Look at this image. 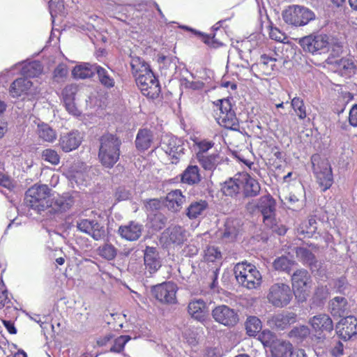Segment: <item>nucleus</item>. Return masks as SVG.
<instances>
[{
	"label": "nucleus",
	"instance_id": "1",
	"mask_svg": "<svg viewBox=\"0 0 357 357\" xmlns=\"http://www.w3.org/2000/svg\"><path fill=\"white\" fill-rule=\"evenodd\" d=\"M98 157L106 167H112L119 159L121 139L112 134H105L100 139Z\"/></svg>",
	"mask_w": 357,
	"mask_h": 357
},
{
	"label": "nucleus",
	"instance_id": "2",
	"mask_svg": "<svg viewBox=\"0 0 357 357\" xmlns=\"http://www.w3.org/2000/svg\"><path fill=\"white\" fill-rule=\"evenodd\" d=\"M234 274L236 280L242 286L248 289H256L261 283V275L255 266L242 262L234 267Z\"/></svg>",
	"mask_w": 357,
	"mask_h": 357
},
{
	"label": "nucleus",
	"instance_id": "3",
	"mask_svg": "<svg viewBox=\"0 0 357 357\" xmlns=\"http://www.w3.org/2000/svg\"><path fill=\"white\" fill-rule=\"evenodd\" d=\"M50 189L47 185H34L26 192V204L38 213L50 206Z\"/></svg>",
	"mask_w": 357,
	"mask_h": 357
},
{
	"label": "nucleus",
	"instance_id": "4",
	"mask_svg": "<svg viewBox=\"0 0 357 357\" xmlns=\"http://www.w3.org/2000/svg\"><path fill=\"white\" fill-rule=\"evenodd\" d=\"M284 21L291 25L302 26L315 20L313 11L304 6H290L282 13Z\"/></svg>",
	"mask_w": 357,
	"mask_h": 357
},
{
	"label": "nucleus",
	"instance_id": "5",
	"mask_svg": "<svg viewBox=\"0 0 357 357\" xmlns=\"http://www.w3.org/2000/svg\"><path fill=\"white\" fill-rule=\"evenodd\" d=\"M319 156L312 157L313 171L317 181L323 191L329 189L333 183L332 169L328 160H318Z\"/></svg>",
	"mask_w": 357,
	"mask_h": 357
},
{
	"label": "nucleus",
	"instance_id": "6",
	"mask_svg": "<svg viewBox=\"0 0 357 357\" xmlns=\"http://www.w3.org/2000/svg\"><path fill=\"white\" fill-rule=\"evenodd\" d=\"M293 291L284 283H275L269 288L267 299L276 307H284L289 305L293 298Z\"/></svg>",
	"mask_w": 357,
	"mask_h": 357
},
{
	"label": "nucleus",
	"instance_id": "7",
	"mask_svg": "<svg viewBox=\"0 0 357 357\" xmlns=\"http://www.w3.org/2000/svg\"><path fill=\"white\" fill-rule=\"evenodd\" d=\"M326 34L309 35L299 40V45L303 51L314 54H321L328 51L330 41Z\"/></svg>",
	"mask_w": 357,
	"mask_h": 357
},
{
	"label": "nucleus",
	"instance_id": "8",
	"mask_svg": "<svg viewBox=\"0 0 357 357\" xmlns=\"http://www.w3.org/2000/svg\"><path fill=\"white\" fill-rule=\"evenodd\" d=\"M160 147L169 156L173 164H176L184 154L183 140L174 135H165L162 136Z\"/></svg>",
	"mask_w": 357,
	"mask_h": 357
},
{
	"label": "nucleus",
	"instance_id": "9",
	"mask_svg": "<svg viewBox=\"0 0 357 357\" xmlns=\"http://www.w3.org/2000/svg\"><path fill=\"white\" fill-rule=\"evenodd\" d=\"M311 276L305 269H298L291 275L293 293L299 301L305 300L311 287Z\"/></svg>",
	"mask_w": 357,
	"mask_h": 357
},
{
	"label": "nucleus",
	"instance_id": "10",
	"mask_svg": "<svg viewBox=\"0 0 357 357\" xmlns=\"http://www.w3.org/2000/svg\"><path fill=\"white\" fill-rule=\"evenodd\" d=\"M135 81L144 96L152 99L159 96L160 86L153 72L137 77Z\"/></svg>",
	"mask_w": 357,
	"mask_h": 357
},
{
	"label": "nucleus",
	"instance_id": "11",
	"mask_svg": "<svg viewBox=\"0 0 357 357\" xmlns=\"http://www.w3.org/2000/svg\"><path fill=\"white\" fill-rule=\"evenodd\" d=\"M328 64L331 65L334 72L346 79L351 77L356 74L357 63L354 56L348 55L339 59H327Z\"/></svg>",
	"mask_w": 357,
	"mask_h": 357
},
{
	"label": "nucleus",
	"instance_id": "12",
	"mask_svg": "<svg viewBox=\"0 0 357 357\" xmlns=\"http://www.w3.org/2000/svg\"><path fill=\"white\" fill-rule=\"evenodd\" d=\"M218 124L227 129L236 130L238 126V119L232 109L231 103L228 99L220 100V113L217 117Z\"/></svg>",
	"mask_w": 357,
	"mask_h": 357
},
{
	"label": "nucleus",
	"instance_id": "13",
	"mask_svg": "<svg viewBox=\"0 0 357 357\" xmlns=\"http://www.w3.org/2000/svg\"><path fill=\"white\" fill-rule=\"evenodd\" d=\"M79 231L91 236L95 241L104 240L106 237L105 227L93 219H79L77 221Z\"/></svg>",
	"mask_w": 357,
	"mask_h": 357
},
{
	"label": "nucleus",
	"instance_id": "14",
	"mask_svg": "<svg viewBox=\"0 0 357 357\" xmlns=\"http://www.w3.org/2000/svg\"><path fill=\"white\" fill-rule=\"evenodd\" d=\"M214 320L225 326L231 327L238 321V315L232 308L225 305L215 307L211 312Z\"/></svg>",
	"mask_w": 357,
	"mask_h": 357
},
{
	"label": "nucleus",
	"instance_id": "15",
	"mask_svg": "<svg viewBox=\"0 0 357 357\" xmlns=\"http://www.w3.org/2000/svg\"><path fill=\"white\" fill-rule=\"evenodd\" d=\"M177 286L174 282H165L154 287L152 292L157 300L163 303H176Z\"/></svg>",
	"mask_w": 357,
	"mask_h": 357
},
{
	"label": "nucleus",
	"instance_id": "16",
	"mask_svg": "<svg viewBox=\"0 0 357 357\" xmlns=\"http://www.w3.org/2000/svg\"><path fill=\"white\" fill-rule=\"evenodd\" d=\"M38 92L37 87L33 86V82L24 77L15 79L10 87V93L13 98H18L22 95L33 98Z\"/></svg>",
	"mask_w": 357,
	"mask_h": 357
},
{
	"label": "nucleus",
	"instance_id": "17",
	"mask_svg": "<svg viewBox=\"0 0 357 357\" xmlns=\"http://www.w3.org/2000/svg\"><path fill=\"white\" fill-rule=\"evenodd\" d=\"M276 202L273 197L268 194L261 197L257 204V208L263 215L264 222L266 225H270L275 218Z\"/></svg>",
	"mask_w": 357,
	"mask_h": 357
},
{
	"label": "nucleus",
	"instance_id": "18",
	"mask_svg": "<svg viewBox=\"0 0 357 357\" xmlns=\"http://www.w3.org/2000/svg\"><path fill=\"white\" fill-rule=\"evenodd\" d=\"M266 335L270 337L266 343L270 344L271 352L273 357H288L293 350V345L289 341L282 339H273L271 341V338H273V335L270 331L264 333V336Z\"/></svg>",
	"mask_w": 357,
	"mask_h": 357
},
{
	"label": "nucleus",
	"instance_id": "19",
	"mask_svg": "<svg viewBox=\"0 0 357 357\" xmlns=\"http://www.w3.org/2000/svg\"><path fill=\"white\" fill-rule=\"evenodd\" d=\"M337 334L344 340L350 339L357 334V319L354 316H348L342 319L336 326Z\"/></svg>",
	"mask_w": 357,
	"mask_h": 357
},
{
	"label": "nucleus",
	"instance_id": "20",
	"mask_svg": "<svg viewBox=\"0 0 357 357\" xmlns=\"http://www.w3.org/2000/svg\"><path fill=\"white\" fill-rule=\"evenodd\" d=\"M186 231L180 226H174L167 228L161 235V240L165 243L181 245L187 240Z\"/></svg>",
	"mask_w": 357,
	"mask_h": 357
},
{
	"label": "nucleus",
	"instance_id": "21",
	"mask_svg": "<svg viewBox=\"0 0 357 357\" xmlns=\"http://www.w3.org/2000/svg\"><path fill=\"white\" fill-rule=\"evenodd\" d=\"M82 137L77 130H72L68 133L61 135L59 146L66 153L77 149L82 143Z\"/></svg>",
	"mask_w": 357,
	"mask_h": 357
},
{
	"label": "nucleus",
	"instance_id": "22",
	"mask_svg": "<svg viewBox=\"0 0 357 357\" xmlns=\"http://www.w3.org/2000/svg\"><path fill=\"white\" fill-rule=\"evenodd\" d=\"M241 190L245 197H255L257 196L261 190V187L255 178L248 174H240Z\"/></svg>",
	"mask_w": 357,
	"mask_h": 357
},
{
	"label": "nucleus",
	"instance_id": "23",
	"mask_svg": "<svg viewBox=\"0 0 357 357\" xmlns=\"http://www.w3.org/2000/svg\"><path fill=\"white\" fill-rule=\"evenodd\" d=\"M143 227L141 224L131 221L128 224L121 225L118 229V234L122 238L127 241H137L142 235Z\"/></svg>",
	"mask_w": 357,
	"mask_h": 357
},
{
	"label": "nucleus",
	"instance_id": "24",
	"mask_svg": "<svg viewBox=\"0 0 357 357\" xmlns=\"http://www.w3.org/2000/svg\"><path fill=\"white\" fill-rule=\"evenodd\" d=\"M144 261L146 269L152 274L161 267V261L155 248L147 246L144 250Z\"/></svg>",
	"mask_w": 357,
	"mask_h": 357
},
{
	"label": "nucleus",
	"instance_id": "25",
	"mask_svg": "<svg viewBox=\"0 0 357 357\" xmlns=\"http://www.w3.org/2000/svg\"><path fill=\"white\" fill-rule=\"evenodd\" d=\"M188 312L194 319L203 322L207 314L206 304L203 299H193L188 303Z\"/></svg>",
	"mask_w": 357,
	"mask_h": 357
},
{
	"label": "nucleus",
	"instance_id": "26",
	"mask_svg": "<svg viewBox=\"0 0 357 357\" xmlns=\"http://www.w3.org/2000/svg\"><path fill=\"white\" fill-rule=\"evenodd\" d=\"M309 324L316 332H331L333 329V321L326 314L314 316L309 320Z\"/></svg>",
	"mask_w": 357,
	"mask_h": 357
},
{
	"label": "nucleus",
	"instance_id": "27",
	"mask_svg": "<svg viewBox=\"0 0 357 357\" xmlns=\"http://www.w3.org/2000/svg\"><path fill=\"white\" fill-rule=\"evenodd\" d=\"M275 55H276L275 53L273 55L262 54L259 61L252 66V69H258L265 75H271L275 67V62L278 61Z\"/></svg>",
	"mask_w": 357,
	"mask_h": 357
},
{
	"label": "nucleus",
	"instance_id": "28",
	"mask_svg": "<svg viewBox=\"0 0 357 357\" xmlns=\"http://www.w3.org/2000/svg\"><path fill=\"white\" fill-rule=\"evenodd\" d=\"M75 197L72 195H65L59 197L52 202H50V212L63 213L69 210L75 204Z\"/></svg>",
	"mask_w": 357,
	"mask_h": 357
},
{
	"label": "nucleus",
	"instance_id": "29",
	"mask_svg": "<svg viewBox=\"0 0 357 357\" xmlns=\"http://www.w3.org/2000/svg\"><path fill=\"white\" fill-rule=\"evenodd\" d=\"M185 202L184 196L181 190H174L167 194L165 197V205L172 211H180L183 204Z\"/></svg>",
	"mask_w": 357,
	"mask_h": 357
},
{
	"label": "nucleus",
	"instance_id": "30",
	"mask_svg": "<svg viewBox=\"0 0 357 357\" xmlns=\"http://www.w3.org/2000/svg\"><path fill=\"white\" fill-rule=\"evenodd\" d=\"M296 314L291 312H287L278 314L272 317L270 320L273 324L278 330H284L291 324L296 322Z\"/></svg>",
	"mask_w": 357,
	"mask_h": 357
},
{
	"label": "nucleus",
	"instance_id": "31",
	"mask_svg": "<svg viewBox=\"0 0 357 357\" xmlns=\"http://www.w3.org/2000/svg\"><path fill=\"white\" fill-rule=\"evenodd\" d=\"M197 158L202 167L208 171H213L222 161V158L218 153L206 155L203 153H197Z\"/></svg>",
	"mask_w": 357,
	"mask_h": 357
},
{
	"label": "nucleus",
	"instance_id": "32",
	"mask_svg": "<svg viewBox=\"0 0 357 357\" xmlns=\"http://www.w3.org/2000/svg\"><path fill=\"white\" fill-rule=\"evenodd\" d=\"M96 73L100 83L105 88L110 89L114 86L115 80L114 72L109 68H105L100 66H95Z\"/></svg>",
	"mask_w": 357,
	"mask_h": 357
},
{
	"label": "nucleus",
	"instance_id": "33",
	"mask_svg": "<svg viewBox=\"0 0 357 357\" xmlns=\"http://www.w3.org/2000/svg\"><path fill=\"white\" fill-rule=\"evenodd\" d=\"M153 140V132L148 129H140L137 135L135 144L139 151H145L151 146Z\"/></svg>",
	"mask_w": 357,
	"mask_h": 357
},
{
	"label": "nucleus",
	"instance_id": "34",
	"mask_svg": "<svg viewBox=\"0 0 357 357\" xmlns=\"http://www.w3.org/2000/svg\"><path fill=\"white\" fill-rule=\"evenodd\" d=\"M208 206V204L206 200L192 202L186 209V215L191 220L199 218L204 215Z\"/></svg>",
	"mask_w": 357,
	"mask_h": 357
},
{
	"label": "nucleus",
	"instance_id": "35",
	"mask_svg": "<svg viewBox=\"0 0 357 357\" xmlns=\"http://www.w3.org/2000/svg\"><path fill=\"white\" fill-rule=\"evenodd\" d=\"M130 64L132 74L135 77V79L139 75H144L152 72L148 63L138 56H132Z\"/></svg>",
	"mask_w": 357,
	"mask_h": 357
},
{
	"label": "nucleus",
	"instance_id": "36",
	"mask_svg": "<svg viewBox=\"0 0 357 357\" xmlns=\"http://www.w3.org/2000/svg\"><path fill=\"white\" fill-rule=\"evenodd\" d=\"M98 64H90L89 63H84L83 64L78 65L75 66L73 71L72 74L75 78L77 79H86L92 77L95 73V66H97Z\"/></svg>",
	"mask_w": 357,
	"mask_h": 357
},
{
	"label": "nucleus",
	"instance_id": "37",
	"mask_svg": "<svg viewBox=\"0 0 357 357\" xmlns=\"http://www.w3.org/2000/svg\"><path fill=\"white\" fill-rule=\"evenodd\" d=\"M21 73L24 76L34 77H38L43 72V65L38 61H32L28 63H23Z\"/></svg>",
	"mask_w": 357,
	"mask_h": 357
},
{
	"label": "nucleus",
	"instance_id": "38",
	"mask_svg": "<svg viewBox=\"0 0 357 357\" xmlns=\"http://www.w3.org/2000/svg\"><path fill=\"white\" fill-rule=\"evenodd\" d=\"M331 312L334 316H342L348 309L347 301L344 297L336 296L329 305Z\"/></svg>",
	"mask_w": 357,
	"mask_h": 357
},
{
	"label": "nucleus",
	"instance_id": "39",
	"mask_svg": "<svg viewBox=\"0 0 357 357\" xmlns=\"http://www.w3.org/2000/svg\"><path fill=\"white\" fill-rule=\"evenodd\" d=\"M201 179L199 169L197 165H190L183 172L181 177L183 183L188 184H195Z\"/></svg>",
	"mask_w": 357,
	"mask_h": 357
},
{
	"label": "nucleus",
	"instance_id": "40",
	"mask_svg": "<svg viewBox=\"0 0 357 357\" xmlns=\"http://www.w3.org/2000/svg\"><path fill=\"white\" fill-rule=\"evenodd\" d=\"M241 189L240 183V174L225 182L222 190L227 196H234L238 194Z\"/></svg>",
	"mask_w": 357,
	"mask_h": 357
},
{
	"label": "nucleus",
	"instance_id": "41",
	"mask_svg": "<svg viewBox=\"0 0 357 357\" xmlns=\"http://www.w3.org/2000/svg\"><path fill=\"white\" fill-rule=\"evenodd\" d=\"M38 135L40 139L47 142H54L56 139V132L46 123L38 124Z\"/></svg>",
	"mask_w": 357,
	"mask_h": 357
},
{
	"label": "nucleus",
	"instance_id": "42",
	"mask_svg": "<svg viewBox=\"0 0 357 357\" xmlns=\"http://www.w3.org/2000/svg\"><path fill=\"white\" fill-rule=\"evenodd\" d=\"M317 221L315 218H310L307 221L303 222L298 228V234L303 237H311L317 230Z\"/></svg>",
	"mask_w": 357,
	"mask_h": 357
},
{
	"label": "nucleus",
	"instance_id": "43",
	"mask_svg": "<svg viewBox=\"0 0 357 357\" xmlns=\"http://www.w3.org/2000/svg\"><path fill=\"white\" fill-rule=\"evenodd\" d=\"M98 254L107 260H113L117 255V249L111 243H106L97 249Z\"/></svg>",
	"mask_w": 357,
	"mask_h": 357
},
{
	"label": "nucleus",
	"instance_id": "44",
	"mask_svg": "<svg viewBox=\"0 0 357 357\" xmlns=\"http://www.w3.org/2000/svg\"><path fill=\"white\" fill-rule=\"evenodd\" d=\"M247 333L250 336H255L261 329V322L256 317H250L247 319L245 323Z\"/></svg>",
	"mask_w": 357,
	"mask_h": 357
},
{
	"label": "nucleus",
	"instance_id": "45",
	"mask_svg": "<svg viewBox=\"0 0 357 357\" xmlns=\"http://www.w3.org/2000/svg\"><path fill=\"white\" fill-rule=\"evenodd\" d=\"M294 264V261L291 260L287 257L284 256L277 258L273 262V266L276 270L282 271L287 273L290 272Z\"/></svg>",
	"mask_w": 357,
	"mask_h": 357
},
{
	"label": "nucleus",
	"instance_id": "46",
	"mask_svg": "<svg viewBox=\"0 0 357 357\" xmlns=\"http://www.w3.org/2000/svg\"><path fill=\"white\" fill-rule=\"evenodd\" d=\"M204 259L208 262H220L222 259L221 252L215 246H208L204 250Z\"/></svg>",
	"mask_w": 357,
	"mask_h": 357
},
{
	"label": "nucleus",
	"instance_id": "47",
	"mask_svg": "<svg viewBox=\"0 0 357 357\" xmlns=\"http://www.w3.org/2000/svg\"><path fill=\"white\" fill-rule=\"evenodd\" d=\"M310 333V328L307 326L301 325L292 328L288 336L291 338H296L298 340L305 339Z\"/></svg>",
	"mask_w": 357,
	"mask_h": 357
},
{
	"label": "nucleus",
	"instance_id": "48",
	"mask_svg": "<svg viewBox=\"0 0 357 357\" xmlns=\"http://www.w3.org/2000/svg\"><path fill=\"white\" fill-rule=\"evenodd\" d=\"M291 107L300 119H304L307 114L303 100L295 97L291 100Z\"/></svg>",
	"mask_w": 357,
	"mask_h": 357
},
{
	"label": "nucleus",
	"instance_id": "49",
	"mask_svg": "<svg viewBox=\"0 0 357 357\" xmlns=\"http://www.w3.org/2000/svg\"><path fill=\"white\" fill-rule=\"evenodd\" d=\"M42 159L53 165H56L60 162V156L58 153L52 149H47L43 151Z\"/></svg>",
	"mask_w": 357,
	"mask_h": 357
},
{
	"label": "nucleus",
	"instance_id": "50",
	"mask_svg": "<svg viewBox=\"0 0 357 357\" xmlns=\"http://www.w3.org/2000/svg\"><path fill=\"white\" fill-rule=\"evenodd\" d=\"M68 70L66 65L59 64L54 71L53 79L56 82H64L68 76Z\"/></svg>",
	"mask_w": 357,
	"mask_h": 357
},
{
	"label": "nucleus",
	"instance_id": "51",
	"mask_svg": "<svg viewBox=\"0 0 357 357\" xmlns=\"http://www.w3.org/2000/svg\"><path fill=\"white\" fill-rule=\"evenodd\" d=\"M77 91V86L75 84L66 86L62 91L63 101L75 100V96Z\"/></svg>",
	"mask_w": 357,
	"mask_h": 357
},
{
	"label": "nucleus",
	"instance_id": "52",
	"mask_svg": "<svg viewBox=\"0 0 357 357\" xmlns=\"http://www.w3.org/2000/svg\"><path fill=\"white\" fill-rule=\"evenodd\" d=\"M130 340V337L129 335H121L117 337L114 341V345L111 347L110 351L116 353L121 352Z\"/></svg>",
	"mask_w": 357,
	"mask_h": 357
},
{
	"label": "nucleus",
	"instance_id": "53",
	"mask_svg": "<svg viewBox=\"0 0 357 357\" xmlns=\"http://www.w3.org/2000/svg\"><path fill=\"white\" fill-rule=\"evenodd\" d=\"M296 254L298 258H301L305 262L311 263L314 259L312 252L305 248H297Z\"/></svg>",
	"mask_w": 357,
	"mask_h": 357
},
{
	"label": "nucleus",
	"instance_id": "54",
	"mask_svg": "<svg viewBox=\"0 0 357 357\" xmlns=\"http://www.w3.org/2000/svg\"><path fill=\"white\" fill-rule=\"evenodd\" d=\"M269 36L272 40L281 43H284V40L287 39V36L283 32L277 27L273 26L271 27Z\"/></svg>",
	"mask_w": 357,
	"mask_h": 357
},
{
	"label": "nucleus",
	"instance_id": "55",
	"mask_svg": "<svg viewBox=\"0 0 357 357\" xmlns=\"http://www.w3.org/2000/svg\"><path fill=\"white\" fill-rule=\"evenodd\" d=\"M183 337L190 345L197 343V334L191 328H186L183 332Z\"/></svg>",
	"mask_w": 357,
	"mask_h": 357
},
{
	"label": "nucleus",
	"instance_id": "56",
	"mask_svg": "<svg viewBox=\"0 0 357 357\" xmlns=\"http://www.w3.org/2000/svg\"><path fill=\"white\" fill-rule=\"evenodd\" d=\"M86 168H84V172L77 171L70 176V179L75 181L77 185H84V182L86 181Z\"/></svg>",
	"mask_w": 357,
	"mask_h": 357
},
{
	"label": "nucleus",
	"instance_id": "57",
	"mask_svg": "<svg viewBox=\"0 0 357 357\" xmlns=\"http://www.w3.org/2000/svg\"><path fill=\"white\" fill-rule=\"evenodd\" d=\"M63 104L66 109L68 112L69 114L75 116H79L81 114V112L76 107L74 100L65 101L63 102Z\"/></svg>",
	"mask_w": 357,
	"mask_h": 357
},
{
	"label": "nucleus",
	"instance_id": "58",
	"mask_svg": "<svg viewBox=\"0 0 357 357\" xmlns=\"http://www.w3.org/2000/svg\"><path fill=\"white\" fill-rule=\"evenodd\" d=\"M348 121L354 128H357V104L354 105L349 110Z\"/></svg>",
	"mask_w": 357,
	"mask_h": 357
},
{
	"label": "nucleus",
	"instance_id": "59",
	"mask_svg": "<svg viewBox=\"0 0 357 357\" xmlns=\"http://www.w3.org/2000/svg\"><path fill=\"white\" fill-rule=\"evenodd\" d=\"M270 227L274 232L277 233L279 235H284L287 231V228L283 225H278L276 222V220L273 218V221L270 224V225H266Z\"/></svg>",
	"mask_w": 357,
	"mask_h": 357
},
{
	"label": "nucleus",
	"instance_id": "60",
	"mask_svg": "<svg viewBox=\"0 0 357 357\" xmlns=\"http://www.w3.org/2000/svg\"><path fill=\"white\" fill-rule=\"evenodd\" d=\"M196 144L199 149L198 153H203V154H204L205 152L208 151L213 146L214 143L211 141L201 140L196 142Z\"/></svg>",
	"mask_w": 357,
	"mask_h": 357
},
{
	"label": "nucleus",
	"instance_id": "61",
	"mask_svg": "<svg viewBox=\"0 0 357 357\" xmlns=\"http://www.w3.org/2000/svg\"><path fill=\"white\" fill-rule=\"evenodd\" d=\"M348 283L345 278H340L334 282V287L340 293H344L347 289Z\"/></svg>",
	"mask_w": 357,
	"mask_h": 357
},
{
	"label": "nucleus",
	"instance_id": "62",
	"mask_svg": "<svg viewBox=\"0 0 357 357\" xmlns=\"http://www.w3.org/2000/svg\"><path fill=\"white\" fill-rule=\"evenodd\" d=\"M145 206L147 210H158L160 207V201L158 199H149L146 202Z\"/></svg>",
	"mask_w": 357,
	"mask_h": 357
},
{
	"label": "nucleus",
	"instance_id": "63",
	"mask_svg": "<svg viewBox=\"0 0 357 357\" xmlns=\"http://www.w3.org/2000/svg\"><path fill=\"white\" fill-rule=\"evenodd\" d=\"M226 228L223 234L224 238H228L231 241L234 240L236 236V231L235 229L229 227V223L225 225Z\"/></svg>",
	"mask_w": 357,
	"mask_h": 357
},
{
	"label": "nucleus",
	"instance_id": "64",
	"mask_svg": "<svg viewBox=\"0 0 357 357\" xmlns=\"http://www.w3.org/2000/svg\"><path fill=\"white\" fill-rule=\"evenodd\" d=\"M116 197L119 201L121 200H126L130 197L129 191L126 190L125 188H119L116 192Z\"/></svg>",
	"mask_w": 357,
	"mask_h": 357
}]
</instances>
